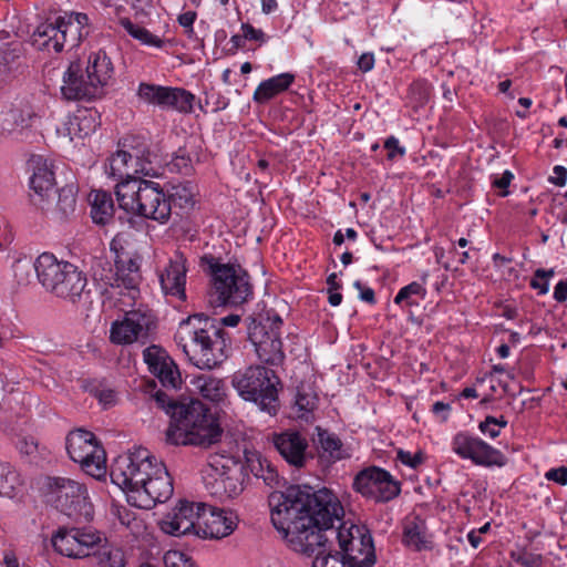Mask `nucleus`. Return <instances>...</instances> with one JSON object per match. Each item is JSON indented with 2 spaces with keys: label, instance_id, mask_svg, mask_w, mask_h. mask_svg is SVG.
Instances as JSON below:
<instances>
[{
  "label": "nucleus",
  "instance_id": "nucleus-28",
  "mask_svg": "<svg viewBox=\"0 0 567 567\" xmlns=\"http://www.w3.org/2000/svg\"><path fill=\"white\" fill-rule=\"evenodd\" d=\"M295 79V74L285 72L264 80L256 87L252 100L258 104H266L286 92L293 84Z\"/></svg>",
  "mask_w": 567,
  "mask_h": 567
},
{
  "label": "nucleus",
  "instance_id": "nucleus-64",
  "mask_svg": "<svg viewBox=\"0 0 567 567\" xmlns=\"http://www.w3.org/2000/svg\"><path fill=\"white\" fill-rule=\"evenodd\" d=\"M374 62H375V60H374L373 53L365 52L360 55V58L357 62V65L360 71H362L363 73H367L373 69Z\"/></svg>",
  "mask_w": 567,
  "mask_h": 567
},
{
  "label": "nucleus",
  "instance_id": "nucleus-14",
  "mask_svg": "<svg viewBox=\"0 0 567 567\" xmlns=\"http://www.w3.org/2000/svg\"><path fill=\"white\" fill-rule=\"evenodd\" d=\"M156 457L151 455L146 449H137L132 453L118 455L111 466V480L126 494H133L138 489L144 480L150 475V471Z\"/></svg>",
  "mask_w": 567,
  "mask_h": 567
},
{
  "label": "nucleus",
  "instance_id": "nucleus-8",
  "mask_svg": "<svg viewBox=\"0 0 567 567\" xmlns=\"http://www.w3.org/2000/svg\"><path fill=\"white\" fill-rule=\"evenodd\" d=\"M90 19L83 12H70L58 16L53 21L39 24L32 34V43L40 50L51 49L59 53L65 45L74 48L90 33Z\"/></svg>",
  "mask_w": 567,
  "mask_h": 567
},
{
  "label": "nucleus",
  "instance_id": "nucleus-39",
  "mask_svg": "<svg viewBox=\"0 0 567 567\" xmlns=\"http://www.w3.org/2000/svg\"><path fill=\"white\" fill-rule=\"evenodd\" d=\"M403 539L417 551L431 549V543L426 539L424 526L419 519L411 522V525L404 528Z\"/></svg>",
  "mask_w": 567,
  "mask_h": 567
},
{
  "label": "nucleus",
  "instance_id": "nucleus-26",
  "mask_svg": "<svg viewBox=\"0 0 567 567\" xmlns=\"http://www.w3.org/2000/svg\"><path fill=\"white\" fill-rule=\"evenodd\" d=\"M86 78L97 86L99 92L103 93V87L109 84L114 73L113 63L104 50L92 52L89 55L86 66H84Z\"/></svg>",
  "mask_w": 567,
  "mask_h": 567
},
{
  "label": "nucleus",
  "instance_id": "nucleus-9",
  "mask_svg": "<svg viewBox=\"0 0 567 567\" xmlns=\"http://www.w3.org/2000/svg\"><path fill=\"white\" fill-rule=\"evenodd\" d=\"M47 503L55 507L75 523L93 519L94 509L89 502L85 485L68 477H47L43 485Z\"/></svg>",
  "mask_w": 567,
  "mask_h": 567
},
{
  "label": "nucleus",
  "instance_id": "nucleus-21",
  "mask_svg": "<svg viewBox=\"0 0 567 567\" xmlns=\"http://www.w3.org/2000/svg\"><path fill=\"white\" fill-rule=\"evenodd\" d=\"M200 514L199 523H197V532L195 538H223L228 536L235 529V523L231 516L224 509L208 506L205 503H198Z\"/></svg>",
  "mask_w": 567,
  "mask_h": 567
},
{
  "label": "nucleus",
  "instance_id": "nucleus-1",
  "mask_svg": "<svg viewBox=\"0 0 567 567\" xmlns=\"http://www.w3.org/2000/svg\"><path fill=\"white\" fill-rule=\"evenodd\" d=\"M270 518L289 547L316 557L312 567H373L377 557L371 533L365 529L358 539L350 529L336 532L341 553L326 554L328 540L324 530L341 522L343 506L329 488L316 489L310 485H289L268 497Z\"/></svg>",
  "mask_w": 567,
  "mask_h": 567
},
{
  "label": "nucleus",
  "instance_id": "nucleus-3",
  "mask_svg": "<svg viewBox=\"0 0 567 567\" xmlns=\"http://www.w3.org/2000/svg\"><path fill=\"white\" fill-rule=\"evenodd\" d=\"M175 340L188 361L202 370L219 367L227 359L226 349L230 344L218 320L202 312L179 322Z\"/></svg>",
  "mask_w": 567,
  "mask_h": 567
},
{
  "label": "nucleus",
  "instance_id": "nucleus-45",
  "mask_svg": "<svg viewBox=\"0 0 567 567\" xmlns=\"http://www.w3.org/2000/svg\"><path fill=\"white\" fill-rule=\"evenodd\" d=\"M18 475L9 463L0 462V496L13 495Z\"/></svg>",
  "mask_w": 567,
  "mask_h": 567
},
{
  "label": "nucleus",
  "instance_id": "nucleus-11",
  "mask_svg": "<svg viewBox=\"0 0 567 567\" xmlns=\"http://www.w3.org/2000/svg\"><path fill=\"white\" fill-rule=\"evenodd\" d=\"M157 328V318L147 305H138L125 311L122 319L112 322L110 341L117 346L134 342L145 344Z\"/></svg>",
  "mask_w": 567,
  "mask_h": 567
},
{
  "label": "nucleus",
  "instance_id": "nucleus-32",
  "mask_svg": "<svg viewBox=\"0 0 567 567\" xmlns=\"http://www.w3.org/2000/svg\"><path fill=\"white\" fill-rule=\"evenodd\" d=\"M196 195V186L190 182L173 186L166 204L167 213H171L173 207L186 210L195 209Z\"/></svg>",
  "mask_w": 567,
  "mask_h": 567
},
{
  "label": "nucleus",
  "instance_id": "nucleus-35",
  "mask_svg": "<svg viewBox=\"0 0 567 567\" xmlns=\"http://www.w3.org/2000/svg\"><path fill=\"white\" fill-rule=\"evenodd\" d=\"M168 86L141 82L137 87L136 95L138 99L147 104L158 106L165 111L167 102Z\"/></svg>",
  "mask_w": 567,
  "mask_h": 567
},
{
  "label": "nucleus",
  "instance_id": "nucleus-43",
  "mask_svg": "<svg viewBox=\"0 0 567 567\" xmlns=\"http://www.w3.org/2000/svg\"><path fill=\"white\" fill-rule=\"evenodd\" d=\"M97 567H125V554L124 551L114 546H103L97 551Z\"/></svg>",
  "mask_w": 567,
  "mask_h": 567
},
{
  "label": "nucleus",
  "instance_id": "nucleus-55",
  "mask_svg": "<svg viewBox=\"0 0 567 567\" xmlns=\"http://www.w3.org/2000/svg\"><path fill=\"white\" fill-rule=\"evenodd\" d=\"M511 558L522 567H542L543 556L540 554H534L526 550L511 553Z\"/></svg>",
  "mask_w": 567,
  "mask_h": 567
},
{
  "label": "nucleus",
  "instance_id": "nucleus-54",
  "mask_svg": "<svg viewBox=\"0 0 567 567\" xmlns=\"http://www.w3.org/2000/svg\"><path fill=\"white\" fill-rule=\"evenodd\" d=\"M165 567H197L188 555L178 550H168L164 555Z\"/></svg>",
  "mask_w": 567,
  "mask_h": 567
},
{
  "label": "nucleus",
  "instance_id": "nucleus-30",
  "mask_svg": "<svg viewBox=\"0 0 567 567\" xmlns=\"http://www.w3.org/2000/svg\"><path fill=\"white\" fill-rule=\"evenodd\" d=\"M316 430L322 457H327L330 462L334 463L351 456L337 434L319 426Z\"/></svg>",
  "mask_w": 567,
  "mask_h": 567
},
{
  "label": "nucleus",
  "instance_id": "nucleus-13",
  "mask_svg": "<svg viewBox=\"0 0 567 567\" xmlns=\"http://www.w3.org/2000/svg\"><path fill=\"white\" fill-rule=\"evenodd\" d=\"M65 445L70 458L79 463L86 474L94 478L105 475V451L92 432L83 429L71 431Z\"/></svg>",
  "mask_w": 567,
  "mask_h": 567
},
{
  "label": "nucleus",
  "instance_id": "nucleus-46",
  "mask_svg": "<svg viewBox=\"0 0 567 567\" xmlns=\"http://www.w3.org/2000/svg\"><path fill=\"white\" fill-rule=\"evenodd\" d=\"M141 280L140 271H124L123 274H118L115 270L114 286L123 287L128 290V295L132 299H135L136 295H138V284Z\"/></svg>",
  "mask_w": 567,
  "mask_h": 567
},
{
  "label": "nucleus",
  "instance_id": "nucleus-53",
  "mask_svg": "<svg viewBox=\"0 0 567 567\" xmlns=\"http://www.w3.org/2000/svg\"><path fill=\"white\" fill-rule=\"evenodd\" d=\"M514 179V174L506 169L502 174L491 176V186L497 195L505 197L509 194L508 187Z\"/></svg>",
  "mask_w": 567,
  "mask_h": 567
},
{
  "label": "nucleus",
  "instance_id": "nucleus-23",
  "mask_svg": "<svg viewBox=\"0 0 567 567\" xmlns=\"http://www.w3.org/2000/svg\"><path fill=\"white\" fill-rule=\"evenodd\" d=\"M186 262L187 259L184 254L177 250L158 275L164 295L176 298L181 302H185L187 299L185 288L187 274Z\"/></svg>",
  "mask_w": 567,
  "mask_h": 567
},
{
  "label": "nucleus",
  "instance_id": "nucleus-6",
  "mask_svg": "<svg viewBox=\"0 0 567 567\" xmlns=\"http://www.w3.org/2000/svg\"><path fill=\"white\" fill-rule=\"evenodd\" d=\"M248 341L258 360L268 367L282 365L286 359L282 344L284 320L270 308L254 312L246 319Z\"/></svg>",
  "mask_w": 567,
  "mask_h": 567
},
{
  "label": "nucleus",
  "instance_id": "nucleus-17",
  "mask_svg": "<svg viewBox=\"0 0 567 567\" xmlns=\"http://www.w3.org/2000/svg\"><path fill=\"white\" fill-rule=\"evenodd\" d=\"M147 478L138 489L128 494V504L137 508L151 509L157 503H164L173 495V480L164 463L154 462Z\"/></svg>",
  "mask_w": 567,
  "mask_h": 567
},
{
  "label": "nucleus",
  "instance_id": "nucleus-19",
  "mask_svg": "<svg viewBox=\"0 0 567 567\" xmlns=\"http://www.w3.org/2000/svg\"><path fill=\"white\" fill-rule=\"evenodd\" d=\"M61 94L68 101H93L101 96L97 86L86 78L83 64L72 61L63 73Z\"/></svg>",
  "mask_w": 567,
  "mask_h": 567
},
{
  "label": "nucleus",
  "instance_id": "nucleus-16",
  "mask_svg": "<svg viewBox=\"0 0 567 567\" xmlns=\"http://www.w3.org/2000/svg\"><path fill=\"white\" fill-rule=\"evenodd\" d=\"M451 450L462 460H468L482 467H503L506 455L470 431H460L451 440Z\"/></svg>",
  "mask_w": 567,
  "mask_h": 567
},
{
  "label": "nucleus",
  "instance_id": "nucleus-42",
  "mask_svg": "<svg viewBox=\"0 0 567 567\" xmlns=\"http://www.w3.org/2000/svg\"><path fill=\"white\" fill-rule=\"evenodd\" d=\"M432 86L425 79L414 80L408 89V99L414 110L424 106L431 99Z\"/></svg>",
  "mask_w": 567,
  "mask_h": 567
},
{
  "label": "nucleus",
  "instance_id": "nucleus-27",
  "mask_svg": "<svg viewBox=\"0 0 567 567\" xmlns=\"http://www.w3.org/2000/svg\"><path fill=\"white\" fill-rule=\"evenodd\" d=\"M29 164L32 167L30 188L39 196L40 200H43L55 183L52 165L42 156H33Z\"/></svg>",
  "mask_w": 567,
  "mask_h": 567
},
{
  "label": "nucleus",
  "instance_id": "nucleus-37",
  "mask_svg": "<svg viewBox=\"0 0 567 567\" xmlns=\"http://www.w3.org/2000/svg\"><path fill=\"white\" fill-rule=\"evenodd\" d=\"M91 213H114L115 199L110 190L103 188L91 189L86 197Z\"/></svg>",
  "mask_w": 567,
  "mask_h": 567
},
{
  "label": "nucleus",
  "instance_id": "nucleus-59",
  "mask_svg": "<svg viewBox=\"0 0 567 567\" xmlns=\"http://www.w3.org/2000/svg\"><path fill=\"white\" fill-rule=\"evenodd\" d=\"M547 481L555 482L561 486L567 485V466L553 467L545 473Z\"/></svg>",
  "mask_w": 567,
  "mask_h": 567
},
{
  "label": "nucleus",
  "instance_id": "nucleus-25",
  "mask_svg": "<svg viewBox=\"0 0 567 567\" xmlns=\"http://www.w3.org/2000/svg\"><path fill=\"white\" fill-rule=\"evenodd\" d=\"M101 125V115L95 109L78 110L65 123V131L71 140L85 138Z\"/></svg>",
  "mask_w": 567,
  "mask_h": 567
},
{
  "label": "nucleus",
  "instance_id": "nucleus-5",
  "mask_svg": "<svg viewBox=\"0 0 567 567\" xmlns=\"http://www.w3.org/2000/svg\"><path fill=\"white\" fill-rule=\"evenodd\" d=\"M231 385L243 400L255 403L260 411L270 416L277 415L280 408L278 389L281 381L272 369L254 364L238 370L231 375Z\"/></svg>",
  "mask_w": 567,
  "mask_h": 567
},
{
  "label": "nucleus",
  "instance_id": "nucleus-51",
  "mask_svg": "<svg viewBox=\"0 0 567 567\" xmlns=\"http://www.w3.org/2000/svg\"><path fill=\"white\" fill-rule=\"evenodd\" d=\"M143 358L145 363L148 365L150 372L155 370L171 357L166 354L159 347L151 346L143 351Z\"/></svg>",
  "mask_w": 567,
  "mask_h": 567
},
{
  "label": "nucleus",
  "instance_id": "nucleus-61",
  "mask_svg": "<svg viewBox=\"0 0 567 567\" xmlns=\"http://www.w3.org/2000/svg\"><path fill=\"white\" fill-rule=\"evenodd\" d=\"M431 411L440 422H446L450 416L451 405L442 401H436L432 405Z\"/></svg>",
  "mask_w": 567,
  "mask_h": 567
},
{
  "label": "nucleus",
  "instance_id": "nucleus-12",
  "mask_svg": "<svg viewBox=\"0 0 567 567\" xmlns=\"http://www.w3.org/2000/svg\"><path fill=\"white\" fill-rule=\"evenodd\" d=\"M117 207L124 213H157L166 196L161 186L152 181L136 179L117 183L115 186Z\"/></svg>",
  "mask_w": 567,
  "mask_h": 567
},
{
  "label": "nucleus",
  "instance_id": "nucleus-49",
  "mask_svg": "<svg viewBox=\"0 0 567 567\" xmlns=\"http://www.w3.org/2000/svg\"><path fill=\"white\" fill-rule=\"evenodd\" d=\"M508 424L507 420L501 415L499 417H495L492 415H487L485 420L478 423V430L489 439L494 440L501 434V430L506 427Z\"/></svg>",
  "mask_w": 567,
  "mask_h": 567
},
{
  "label": "nucleus",
  "instance_id": "nucleus-4",
  "mask_svg": "<svg viewBox=\"0 0 567 567\" xmlns=\"http://www.w3.org/2000/svg\"><path fill=\"white\" fill-rule=\"evenodd\" d=\"M38 281L47 292L73 303L78 302L87 285L86 275L69 261H59L54 255L41 254L33 264Z\"/></svg>",
  "mask_w": 567,
  "mask_h": 567
},
{
  "label": "nucleus",
  "instance_id": "nucleus-31",
  "mask_svg": "<svg viewBox=\"0 0 567 567\" xmlns=\"http://www.w3.org/2000/svg\"><path fill=\"white\" fill-rule=\"evenodd\" d=\"M190 384L204 399L221 403L226 398V385L221 379L210 374H200L192 379Z\"/></svg>",
  "mask_w": 567,
  "mask_h": 567
},
{
  "label": "nucleus",
  "instance_id": "nucleus-44",
  "mask_svg": "<svg viewBox=\"0 0 567 567\" xmlns=\"http://www.w3.org/2000/svg\"><path fill=\"white\" fill-rule=\"evenodd\" d=\"M78 186L68 184L59 189L56 207L60 213H73L76 206Z\"/></svg>",
  "mask_w": 567,
  "mask_h": 567
},
{
  "label": "nucleus",
  "instance_id": "nucleus-56",
  "mask_svg": "<svg viewBox=\"0 0 567 567\" xmlns=\"http://www.w3.org/2000/svg\"><path fill=\"white\" fill-rule=\"evenodd\" d=\"M383 147L388 151L386 158L389 161H393L398 156L403 157L406 153L405 147L401 146L399 140L393 135L384 141Z\"/></svg>",
  "mask_w": 567,
  "mask_h": 567
},
{
  "label": "nucleus",
  "instance_id": "nucleus-62",
  "mask_svg": "<svg viewBox=\"0 0 567 567\" xmlns=\"http://www.w3.org/2000/svg\"><path fill=\"white\" fill-rule=\"evenodd\" d=\"M353 286L359 290L361 300L368 302L369 305L377 303L375 293L372 288L364 286L360 280H355Z\"/></svg>",
  "mask_w": 567,
  "mask_h": 567
},
{
  "label": "nucleus",
  "instance_id": "nucleus-2",
  "mask_svg": "<svg viewBox=\"0 0 567 567\" xmlns=\"http://www.w3.org/2000/svg\"><path fill=\"white\" fill-rule=\"evenodd\" d=\"M151 398L171 417L166 431L167 442L208 447L221 440L223 429L218 419L200 400H174L162 390H156Z\"/></svg>",
  "mask_w": 567,
  "mask_h": 567
},
{
  "label": "nucleus",
  "instance_id": "nucleus-41",
  "mask_svg": "<svg viewBox=\"0 0 567 567\" xmlns=\"http://www.w3.org/2000/svg\"><path fill=\"white\" fill-rule=\"evenodd\" d=\"M120 24L131 37L141 41L143 44L162 48L163 40L161 38L154 35L144 27L133 23L128 18H121Z\"/></svg>",
  "mask_w": 567,
  "mask_h": 567
},
{
  "label": "nucleus",
  "instance_id": "nucleus-50",
  "mask_svg": "<svg viewBox=\"0 0 567 567\" xmlns=\"http://www.w3.org/2000/svg\"><path fill=\"white\" fill-rule=\"evenodd\" d=\"M171 215H130L125 221L130 225L131 228L143 231L147 230L148 224L147 219L159 221L161 224H166L169 220ZM121 223H124V217L120 216Z\"/></svg>",
  "mask_w": 567,
  "mask_h": 567
},
{
  "label": "nucleus",
  "instance_id": "nucleus-58",
  "mask_svg": "<svg viewBox=\"0 0 567 567\" xmlns=\"http://www.w3.org/2000/svg\"><path fill=\"white\" fill-rule=\"evenodd\" d=\"M396 457L402 464L411 468H417L423 463L424 460L423 454L421 452L411 454L410 452L403 450L398 451Z\"/></svg>",
  "mask_w": 567,
  "mask_h": 567
},
{
  "label": "nucleus",
  "instance_id": "nucleus-47",
  "mask_svg": "<svg viewBox=\"0 0 567 567\" xmlns=\"http://www.w3.org/2000/svg\"><path fill=\"white\" fill-rule=\"evenodd\" d=\"M171 172H176L183 175H190L193 172V162L190 158L189 153L187 152L186 147H179L172 161L168 164Z\"/></svg>",
  "mask_w": 567,
  "mask_h": 567
},
{
  "label": "nucleus",
  "instance_id": "nucleus-60",
  "mask_svg": "<svg viewBox=\"0 0 567 567\" xmlns=\"http://www.w3.org/2000/svg\"><path fill=\"white\" fill-rule=\"evenodd\" d=\"M241 30L245 34L246 40L257 41L260 43H264L266 41L265 32L261 29H256L248 22L241 24Z\"/></svg>",
  "mask_w": 567,
  "mask_h": 567
},
{
  "label": "nucleus",
  "instance_id": "nucleus-7",
  "mask_svg": "<svg viewBox=\"0 0 567 567\" xmlns=\"http://www.w3.org/2000/svg\"><path fill=\"white\" fill-rule=\"evenodd\" d=\"M200 266L212 275L210 303L238 307L252 297L250 277L240 266L221 264L212 255H204Z\"/></svg>",
  "mask_w": 567,
  "mask_h": 567
},
{
  "label": "nucleus",
  "instance_id": "nucleus-52",
  "mask_svg": "<svg viewBox=\"0 0 567 567\" xmlns=\"http://www.w3.org/2000/svg\"><path fill=\"white\" fill-rule=\"evenodd\" d=\"M555 275L554 269H536L533 278L530 279V287L535 290H538L539 295H545L549 290V278Z\"/></svg>",
  "mask_w": 567,
  "mask_h": 567
},
{
  "label": "nucleus",
  "instance_id": "nucleus-40",
  "mask_svg": "<svg viewBox=\"0 0 567 567\" xmlns=\"http://www.w3.org/2000/svg\"><path fill=\"white\" fill-rule=\"evenodd\" d=\"M72 533L76 536V545L81 547L82 558L89 557L101 543L100 533L91 528L72 527Z\"/></svg>",
  "mask_w": 567,
  "mask_h": 567
},
{
  "label": "nucleus",
  "instance_id": "nucleus-10",
  "mask_svg": "<svg viewBox=\"0 0 567 567\" xmlns=\"http://www.w3.org/2000/svg\"><path fill=\"white\" fill-rule=\"evenodd\" d=\"M246 476L243 463L225 455H210L203 470L207 492L220 501L239 496L245 488Z\"/></svg>",
  "mask_w": 567,
  "mask_h": 567
},
{
  "label": "nucleus",
  "instance_id": "nucleus-38",
  "mask_svg": "<svg viewBox=\"0 0 567 567\" xmlns=\"http://www.w3.org/2000/svg\"><path fill=\"white\" fill-rule=\"evenodd\" d=\"M152 374H154L165 388L177 389L182 383L181 372L172 358L164 361Z\"/></svg>",
  "mask_w": 567,
  "mask_h": 567
},
{
  "label": "nucleus",
  "instance_id": "nucleus-15",
  "mask_svg": "<svg viewBox=\"0 0 567 567\" xmlns=\"http://www.w3.org/2000/svg\"><path fill=\"white\" fill-rule=\"evenodd\" d=\"M401 482L389 471L370 465L360 470L353 477L352 489L365 499L377 504L393 501L401 494Z\"/></svg>",
  "mask_w": 567,
  "mask_h": 567
},
{
  "label": "nucleus",
  "instance_id": "nucleus-20",
  "mask_svg": "<svg viewBox=\"0 0 567 567\" xmlns=\"http://www.w3.org/2000/svg\"><path fill=\"white\" fill-rule=\"evenodd\" d=\"M271 443L279 455L296 468L303 467L307 461L312 458L311 454L308 453L307 439L297 430L289 429L272 433Z\"/></svg>",
  "mask_w": 567,
  "mask_h": 567
},
{
  "label": "nucleus",
  "instance_id": "nucleus-29",
  "mask_svg": "<svg viewBox=\"0 0 567 567\" xmlns=\"http://www.w3.org/2000/svg\"><path fill=\"white\" fill-rule=\"evenodd\" d=\"M135 164L127 158L121 147H117L116 152L107 158V163L105 164V173L107 176L118 181V183L136 181L134 175L140 174V172H135Z\"/></svg>",
  "mask_w": 567,
  "mask_h": 567
},
{
  "label": "nucleus",
  "instance_id": "nucleus-18",
  "mask_svg": "<svg viewBox=\"0 0 567 567\" xmlns=\"http://www.w3.org/2000/svg\"><path fill=\"white\" fill-rule=\"evenodd\" d=\"M200 514L198 503L181 499L159 522L161 530L174 537H194Z\"/></svg>",
  "mask_w": 567,
  "mask_h": 567
},
{
  "label": "nucleus",
  "instance_id": "nucleus-48",
  "mask_svg": "<svg viewBox=\"0 0 567 567\" xmlns=\"http://www.w3.org/2000/svg\"><path fill=\"white\" fill-rule=\"evenodd\" d=\"M318 403V398L316 394H309L301 390H298L296 396V406L300 414L298 417L309 421L312 417V412L316 409Z\"/></svg>",
  "mask_w": 567,
  "mask_h": 567
},
{
  "label": "nucleus",
  "instance_id": "nucleus-57",
  "mask_svg": "<svg viewBox=\"0 0 567 567\" xmlns=\"http://www.w3.org/2000/svg\"><path fill=\"white\" fill-rule=\"evenodd\" d=\"M115 270H117L118 274H123L124 271H140V266L137 264V260L132 255H126V257L116 256V260L114 262Z\"/></svg>",
  "mask_w": 567,
  "mask_h": 567
},
{
  "label": "nucleus",
  "instance_id": "nucleus-34",
  "mask_svg": "<svg viewBox=\"0 0 567 567\" xmlns=\"http://www.w3.org/2000/svg\"><path fill=\"white\" fill-rule=\"evenodd\" d=\"M165 111L190 114L194 111L195 95L184 87L168 86Z\"/></svg>",
  "mask_w": 567,
  "mask_h": 567
},
{
  "label": "nucleus",
  "instance_id": "nucleus-22",
  "mask_svg": "<svg viewBox=\"0 0 567 567\" xmlns=\"http://www.w3.org/2000/svg\"><path fill=\"white\" fill-rule=\"evenodd\" d=\"M117 147H121L127 158L135 164V172H140L144 176L156 175L153 163L157 155L152 151L151 142L147 137L138 134H128L117 142Z\"/></svg>",
  "mask_w": 567,
  "mask_h": 567
},
{
  "label": "nucleus",
  "instance_id": "nucleus-24",
  "mask_svg": "<svg viewBox=\"0 0 567 567\" xmlns=\"http://www.w3.org/2000/svg\"><path fill=\"white\" fill-rule=\"evenodd\" d=\"M245 473L249 471L256 478H260L269 487H275L280 484V475L277 467L260 452L245 450L244 452Z\"/></svg>",
  "mask_w": 567,
  "mask_h": 567
},
{
  "label": "nucleus",
  "instance_id": "nucleus-36",
  "mask_svg": "<svg viewBox=\"0 0 567 567\" xmlns=\"http://www.w3.org/2000/svg\"><path fill=\"white\" fill-rule=\"evenodd\" d=\"M426 297L425 287L417 282L412 281L411 284L402 287L396 296L394 297V303L402 307H414L419 306L420 301L424 300Z\"/></svg>",
  "mask_w": 567,
  "mask_h": 567
},
{
  "label": "nucleus",
  "instance_id": "nucleus-33",
  "mask_svg": "<svg viewBox=\"0 0 567 567\" xmlns=\"http://www.w3.org/2000/svg\"><path fill=\"white\" fill-rule=\"evenodd\" d=\"M52 546L56 553L69 558H82L79 545H76V536L72 533V528L61 527L52 536Z\"/></svg>",
  "mask_w": 567,
  "mask_h": 567
},
{
  "label": "nucleus",
  "instance_id": "nucleus-63",
  "mask_svg": "<svg viewBox=\"0 0 567 567\" xmlns=\"http://www.w3.org/2000/svg\"><path fill=\"white\" fill-rule=\"evenodd\" d=\"M11 53L0 54V85L6 83L11 75V66L9 65Z\"/></svg>",
  "mask_w": 567,
  "mask_h": 567
}]
</instances>
